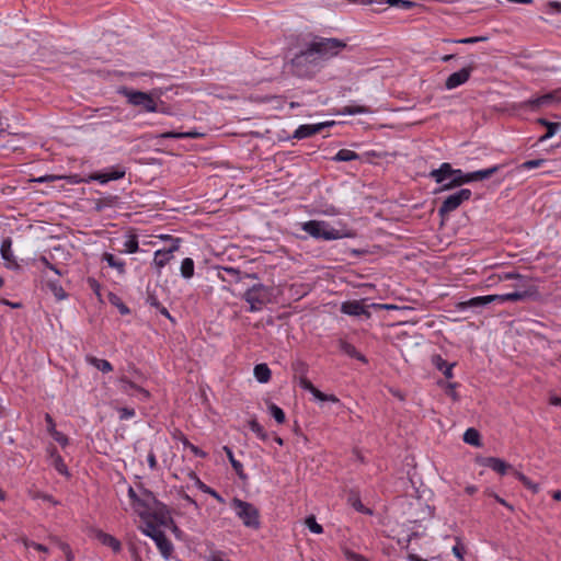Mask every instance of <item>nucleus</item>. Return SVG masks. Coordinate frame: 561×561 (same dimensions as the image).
Returning a JSON list of instances; mask_svg holds the SVG:
<instances>
[{"instance_id": "nucleus-45", "label": "nucleus", "mask_w": 561, "mask_h": 561, "mask_svg": "<svg viewBox=\"0 0 561 561\" xmlns=\"http://www.w3.org/2000/svg\"><path fill=\"white\" fill-rule=\"evenodd\" d=\"M146 302L153 308L160 307L161 302L159 301L156 288L151 289L150 286L147 287Z\"/></svg>"}, {"instance_id": "nucleus-12", "label": "nucleus", "mask_w": 561, "mask_h": 561, "mask_svg": "<svg viewBox=\"0 0 561 561\" xmlns=\"http://www.w3.org/2000/svg\"><path fill=\"white\" fill-rule=\"evenodd\" d=\"M126 174V169L122 165H114L101 171L93 172L89 175V181H96L101 184H106L110 181L123 179Z\"/></svg>"}, {"instance_id": "nucleus-59", "label": "nucleus", "mask_w": 561, "mask_h": 561, "mask_svg": "<svg viewBox=\"0 0 561 561\" xmlns=\"http://www.w3.org/2000/svg\"><path fill=\"white\" fill-rule=\"evenodd\" d=\"M119 416L123 420L130 419V417L135 416V410L129 409V408H123L119 410Z\"/></svg>"}, {"instance_id": "nucleus-13", "label": "nucleus", "mask_w": 561, "mask_h": 561, "mask_svg": "<svg viewBox=\"0 0 561 561\" xmlns=\"http://www.w3.org/2000/svg\"><path fill=\"white\" fill-rule=\"evenodd\" d=\"M171 244L168 248L157 250L153 256L154 265L160 270L164 267L172 259L173 253L179 250L181 239L168 237Z\"/></svg>"}, {"instance_id": "nucleus-55", "label": "nucleus", "mask_w": 561, "mask_h": 561, "mask_svg": "<svg viewBox=\"0 0 561 561\" xmlns=\"http://www.w3.org/2000/svg\"><path fill=\"white\" fill-rule=\"evenodd\" d=\"M294 370L299 374V376H306L308 371V366L304 362H297L294 364Z\"/></svg>"}, {"instance_id": "nucleus-9", "label": "nucleus", "mask_w": 561, "mask_h": 561, "mask_svg": "<svg viewBox=\"0 0 561 561\" xmlns=\"http://www.w3.org/2000/svg\"><path fill=\"white\" fill-rule=\"evenodd\" d=\"M144 534L150 537L157 545L160 553L165 560H169L173 552V543L167 538L165 534L156 525L149 523L144 529Z\"/></svg>"}, {"instance_id": "nucleus-51", "label": "nucleus", "mask_w": 561, "mask_h": 561, "mask_svg": "<svg viewBox=\"0 0 561 561\" xmlns=\"http://www.w3.org/2000/svg\"><path fill=\"white\" fill-rule=\"evenodd\" d=\"M344 556H345L347 561H369L364 556H362L359 553H356V552H354V551H352L350 549L344 550Z\"/></svg>"}, {"instance_id": "nucleus-63", "label": "nucleus", "mask_w": 561, "mask_h": 561, "mask_svg": "<svg viewBox=\"0 0 561 561\" xmlns=\"http://www.w3.org/2000/svg\"><path fill=\"white\" fill-rule=\"evenodd\" d=\"M456 386L457 383H449L447 388V394H449L455 401L459 399L458 393L455 390Z\"/></svg>"}, {"instance_id": "nucleus-18", "label": "nucleus", "mask_w": 561, "mask_h": 561, "mask_svg": "<svg viewBox=\"0 0 561 561\" xmlns=\"http://www.w3.org/2000/svg\"><path fill=\"white\" fill-rule=\"evenodd\" d=\"M478 463L482 467H486L497 472L501 476L507 473V471L512 468V466L501 458L496 457H482L478 459Z\"/></svg>"}, {"instance_id": "nucleus-61", "label": "nucleus", "mask_w": 561, "mask_h": 561, "mask_svg": "<svg viewBox=\"0 0 561 561\" xmlns=\"http://www.w3.org/2000/svg\"><path fill=\"white\" fill-rule=\"evenodd\" d=\"M525 488L530 490L534 494H537L540 491V486L538 483H534L530 479L526 481L524 484Z\"/></svg>"}, {"instance_id": "nucleus-58", "label": "nucleus", "mask_w": 561, "mask_h": 561, "mask_svg": "<svg viewBox=\"0 0 561 561\" xmlns=\"http://www.w3.org/2000/svg\"><path fill=\"white\" fill-rule=\"evenodd\" d=\"M205 561H230V560H224L221 551H213L209 556H207L205 558Z\"/></svg>"}, {"instance_id": "nucleus-46", "label": "nucleus", "mask_w": 561, "mask_h": 561, "mask_svg": "<svg viewBox=\"0 0 561 561\" xmlns=\"http://www.w3.org/2000/svg\"><path fill=\"white\" fill-rule=\"evenodd\" d=\"M545 162H546L545 159L527 160V161L523 162L518 167V169L519 170H531V169H536V168L542 167Z\"/></svg>"}, {"instance_id": "nucleus-50", "label": "nucleus", "mask_w": 561, "mask_h": 561, "mask_svg": "<svg viewBox=\"0 0 561 561\" xmlns=\"http://www.w3.org/2000/svg\"><path fill=\"white\" fill-rule=\"evenodd\" d=\"M128 496L134 504H137V505H139L141 507H146V508L148 507V504L142 499H140L138 496V494L131 486H129V489H128Z\"/></svg>"}, {"instance_id": "nucleus-3", "label": "nucleus", "mask_w": 561, "mask_h": 561, "mask_svg": "<svg viewBox=\"0 0 561 561\" xmlns=\"http://www.w3.org/2000/svg\"><path fill=\"white\" fill-rule=\"evenodd\" d=\"M301 230L317 240L331 241L353 237L352 232L335 229L324 220H309L302 222Z\"/></svg>"}, {"instance_id": "nucleus-60", "label": "nucleus", "mask_w": 561, "mask_h": 561, "mask_svg": "<svg viewBox=\"0 0 561 561\" xmlns=\"http://www.w3.org/2000/svg\"><path fill=\"white\" fill-rule=\"evenodd\" d=\"M147 461L151 470H156L158 467L157 458L154 453L151 450L147 456Z\"/></svg>"}, {"instance_id": "nucleus-30", "label": "nucleus", "mask_w": 561, "mask_h": 561, "mask_svg": "<svg viewBox=\"0 0 561 561\" xmlns=\"http://www.w3.org/2000/svg\"><path fill=\"white\" fill-rule=\"evenodd\" d=\"M85 360L91 366L95 367L96 369L101 370L102 373L106 374L113 370L112 364L102 358H98L93 355H87Z\"/></svg>"}, {"instance_id": "nucleus-25", "label": "nucleus", "mask_w": 561, "mask_h": 561, "mask_svg": "<svg viewBox=\"0 0 561 561\" xmlns=\"http://www.w3.org/2000/svg\"><path fill=\"white\" fill-rule=\"evenodd\" d=\"M222 449H224L225 454L227 455V458L229 459L231 467L233 468L237 476L240 479L245 480L248 478V476L244 473L243 465L234 458L232 449L228 446H224Z\"/></svg>"}, {"instance_id": "nucleus-62", "label": "nucleus", "mask_w": 561, "mask_h": 561, "mask_svg": "<svg viewBox=\"0 0 561 561\" xmlns=\"http://www.w3.org/2000/svg\"><path fill=\"white\" fill-rule=\"evenodd\" d=\"M190 450L196 456V457H201V458H205L207 456V454L202 450L199 447L195 446L194 444L193 445H190Z\"/></svg>"}, {"instance_id": "nucleus-34", "label": "nucleus", "mask_w": 561, "mask_h": 561, "mask_svg": "<svg viewBox=\"0 0 561 561\" xmlns=\"http://www.w3.org/2000/svg\"><path fill=\"white\" fill-rule=\"evenodd\" d=\"M358 159L359 154L350 149H341L335 153L334 157H332V161L335 162H350Z\"/></svg>"}, {"instance_id": "nucleus-57", "label": "nucleus", "mask_w": 561, "mask_h": 561, "mask_svg": "<svg viewBox=\"0 0 561 561\" xmlns=\"http://www.w3.org/2000/svg\"><path fill=\"white\" fill-rule=\"evenodd\" d=\"M317 400L319 401H330V402H333V403H339L340 402V399L335 396V394H327V393H323L321 391V396L320 398H316Z\"/></svg>"}, {"instance_id": "nucleus-26", "label": "nucleus", "mask_w": 561, "mask_h": 561, "mask_svg": "<svg viewBox=\"0 0 561 561\" xmlns=\"http://www.w3.org/2000/svg\"><path fill=\"white\" fill-rule=\"evenodd\" d=\"M218 276L221 280L229 282V283H232V282L239 283L242 279L241 272L238 268L230 267V266L222 267L221 272L218 273Z\"/></svg>"}, {"instance_id": "nucleus-53", "label": "nucleus", "mask_w": 561, "mask_h": 561, "mask_svg": "<svg viewBox=\"0 0 561 561\" xmlns=\"http://www.w3.org/2000/svg\"><path fill=\"white\" fill-rule=\"evenodd\" d=\"M488 495L494 497V500L497 503H500L501 505H503L504 507H506L511 512H514V506L512 504H510L508 502H506L503 497L499 496L496 493H494L492 491H489Z\"/></svg>"}, {"instance_id": "nucleus-15", "label": "nucleus", "mask_w": 561, "mask_h": 561, "mask_svg": "<svg viewBox=\"0 0 561 561\" xmlns=\"http://www.w3.org/2000/svg\"><path fill=\"white\" fill-rule=\"evenodd\" d=\"M341 312L348 316H365L370 317L368 306L364 305L363 300H348L341 305Z\"/></svg>"}, {"instance_id": "nucleus-7", "label": "nucleus", "mask_w": 561, "mask_h": 561, "mask_svg": "<svg viewBox=\"0 0 561 561\" xmlns=\"http://www.w3.org/2000/svg\"><path fill=\"white\" fill-rule=\"evenodd\" d=\"M119 93L124 98H126L128 104L136 106V107H140L141 112L167 113V111L159 108V106L151 93H147V92L129 89V88L121 89Z\"/></svg>"}, {"instance_id": "nucleus-17", "label": "nucleus", "mask_w": 561, "mask_h": 561, "mask_svg": "<svg viewBox=\"0 0 561 561\" xmlns=\"http://www.w3.org/2000/svg\"><path fill=\"white\" fill-rule=\"evenodd\" d=\"M333 123L305 124L300 125L293 135V138L305 139L321 133L324 128Z\"/></svg>"}, {"instance_id": "nucleus-43", "label": "nucleus", "mask_w": 561, "mask_h": 561, "mask_svg": "<svg viewBox=\"0 0 561 561\" xmlns=\"http://www.w3.org/2000/svg\"><path fill=\"white\" fill-rule=\"evenodd\" d=\"M306 525L313 534L319 535L323 533V527L317 523L316 517L312 515L306 518Z\"/></svg>"}, {"instance_id": "nucleus-64", "label": "nucleus", "mask_w": 561, "mask_h": 561, "mask_svg": "<svg viewBox=\"0 0 561 561\" xmlns=\"http://www.w3.org/2000/svg\"><path fill=\"white\" fill-rule=\"evenodd\" d=\"M553 12L561 13V2L560 1H549L547 4Z\"/></svg>"}, {"instance_id": "nucleus-33", "label": "nucleus", "mask_w": 561, "mask_h": 561, "mask_svg": "<svg viewBox=\"0 0 561 561\" xmlns=\"http://www.w3.org/2000/svg\"><path fill=\"white\" fill-rule=\"evenodd\" d=\"M46 286L55 296L56 300L60 301L68 297L67 293L57 279H48L46 282Z\"/></svg>"}, {"instance_id": "nucleus-22", "label": "nucleus", "mask_w": 561, "mask_h": 561, "mask_svg": "<svg viewBox=\"0 0 561 561\" xmlns=\"http://www.w3.org/2000/svg\"><path fill=\"white\" fill-rule=\"evenodd\" d=\"M432 364L435 366L437 370L442 371L447 379L454 377L453 368L456 365L455 363H448L440 355H433Z\"/></svg>"}, {"instance_id": "nucleus-35", "label": "nucleus", "mask_w": 561, "mask_h": 561, "mask_svg": "<svg viewBox=\"0 0 561 561\" xmlns=\"http://www.w3.org/2000/svg\"><path fill=\"white\" fill-rule=\"evenodd\" d=\"M463 442L474 447H480L482 445L480 433L473 427H470L465 432Z\"/></svg>"}, {"instance_id": "nucleus-38", "label": "nucleus", "mask_w": 561, "mask_h": 561, "mask_svg": "<svg viewBox=\"0 0 561 561\" xmlns=\"http://www.w3.org/2000/svg\"><path fill=\"white\" fill-rule=\"evenodd\" d=\"M249 428L260 438L261 440L265 442L268 438V434L264 430V427L256 421L251 420L249 422Z\"/></svg>"}, {"instance_id": "nucleus-42", "label": "nucleus", "mask_w": 561, "mask_h": 561, "mask_svg": "<svg viewBox=\"0 0 561 561\" xmlns=\"http://www.w3.org/2000/svg\"><path fill=\"white\" fill-rule=\"evenodd\" d=\"M139 250V243L136 236H129L128 239L124 242L123 252L125 253H136Z\"/></svg>"}, {"instance_id": "nucleus-54", "label": "nucleus", "mask_w": 561, "mask_h": 561, "mask_svg": "<svg viewBox=\"0 0 561 561\" xmlns=\"http://www.w3.org/2000/svg\"><path fill=\"white\" fill-rule=\"evenodd\" d=\"M42 263L47 267L49 268L50 271H53L57 276H61L64 275V272L58 268L56 265L51 264L45 256H43L41 259Z\"/></svg>"}, {"instance_id": "nucleus-39", "label": "nucleus", "mask_w": 561, "mask_h": 561, "mask_svg": "<svg viewBox=\"0 0 561 561\" xmlns=\"http://www.w3.org/2000/svg\"><path fill=\"white\" fill-rule=\"evenodd\" d=\"M268 412H270V415L278 423V424H283L286 420V416H285V412L283 411L282 408H279L278 405H276L275 403H270L268 404Z\"/></svg>"}, {"instance_id": "nucleus-48", "label": "nucleus", "mask_w": 561, "mask_h": 561, "mask_svg": "<svg viewBox=\"0 0 561 561\" xmlns=\"http://www.w3.org/2000/svg\"><path fill=\"white\" fill-rule=\"evenodd\" d=\"M368 112L369 110L362 105H347L343 108V113L348 115L365 114Z\"/></svg>"}, {"instance_id": "nucleus-44", "label": "nucleus", "mask_w": 561, "mask_h": 561, "mask_svg": "<svg viewBox=\"0 0 561 561\" xmlns=\"http://www.w3.org/2000/svg\"><path fill=\"white\" fill-rule=\"evenodd\" d=\"M110 301H111L112 305L117 307V309H118L121 314L125 316V314H128L130 312L129 308L116 295H112L110 297Z\"/></svg>"}, {"instance_id": "nucleus-11", "label": "nucleus", "mask_w": 561, "mask_h": 561, "mask_svg": "<svg viewBox=\"0 0 561 561\" xmlns=\"http://www.w3.org/2000/svg\"><path fill=\"white\" fill-rule=\"evenodd\" d=\"M553 102H561V89L546 93L541 96L523 101L517 105V108L537 111L538 108L548 106Z\"/></svg>"}, {"instance_id": "nucleus-56", "label": "nucleus", "mask_w": 561, "mask_h": 561, "mask_svg": "<svg viewBox=\"0 0 561 561\" xmlns=\"http://www.w3.org/2000/svg\"><path fill=\"white\" fill-rule=\"evenodd\" d=\"M45 422L47 424V431L50 435L54 433V431H57L56 423L50 414H48V413L45 414Z\"/></svg>"}, {"instance_id": "nucleus-23", "label": "nucleus", "mask_w": 561, "mask_h": 561, "mask_svg": "<svg viewBox=\"0 0 561 561\" xmlns=\"http://www.w3.org/2000/svg\"><path fill=\"white\" fill-rule=\"evenodd\" d=\"M339 347L344 354H346L351 358H355L364 364L368 362L365 355L358 352L353 344L348 343L345 340L339 341Z\"/></svg>"}, {"instance_id": "nucleus-49", "label": "nucleus", "mask_w": 561, "mask_h": 561, "mask_svg": "<svg viewBox=\"0 0 561 561\" xmlns=\"http://www.w3.org/2000/svg\"><path fill=\"white\" fill-rule=\"evenodd\" d=\"M501 279H504V280H508V279H518L519 280V284H525V283H529L528 278L518 274V273H515V272H507V273H503L502 276H500Z\"/></svg>"}, {"instance_id": "nucleus-36", "label": "nucleus", "mask_w": 561, "mask_h": 561, "mask_svg": "<svg viewBox=\"0 0 561 561\" xmlns=\"http://www.w3.org/2000/svg\"><path fill=\"white\" fill-rule=\"evenodd\" d=\"M194 261L191 257H185L181 263V276L185 279H190L194 276Z\"/></svg>"}, {"instance_id": "nucleus-16", "label": "nucleus", "mask_w": 561, "mask_h": 561, "mask_svg": "<svg viewBox=\"0 0 561 561\" xmlns=\"http://www.w3.org/2000/svg\"><path fill=\"white\" fill-rule=\"evenodd\" d=\"M118 382L121 383V391L134 396L135 393L140 394L141 400H148L150 397V392L145 388L136 385L134 381L129 380L126 376H122L118 378Z\"/></svg>"}, {"instance_id": "nucleus-37", "label": "nucleus", "mask_w": 561, "mask_h": 561, "mask_svg": "<svg viewBox=\"0 0 561 561\" xmlns=\"http://www.w3.org/2000/svg\"><path fill=\"white\" fill-rule=\"evenodd\" d=\"M299 386L306 391H309L314 398H320L321 391L313 386V383L306 377L299 376Z\"/></svg>"}, {"instance_id": "nucleus-5", "label": "nucleus", "mask_w": 561, "mask_h": 561, "mask_svg": "<svg viewBox=\"0 0 561 561\" xmlns=\"http://www.w3.org/2000/svg\"><path fill=\"white\" fill-rule=\"evenodd\" d=\"M272 287L257 283L244 291L242 299L249 304L250 312H257L272 302Z\"/></svg>"}, {"instance_id": "nucleus-29", "label": "nucleus", "mask_w": 561, "mask_h": 561, "mask_svg": "<svg viewBox=\"0 0 561 561\" xmlns=\"http://www.w3.org/2000/svg\"><path fill=\"white\" fill-rule=\"evenodd\" d=\"M102 261H105L110 267L115 268L118 274L124 275L126 273L125 262L116 257L114 254L105 252L102 255Z\"/></svg>"}, {"instance_id": "nucleus-27", "label": "nucleus", "mask_w": 561, "mask_h": 561, "mask_svg": "<svg viewBox=\"0 0 561 561\" xmlns=\"http://www.w3.org/2000/svg\"><path fill=\"white\" fill-rule=\"evenodd\" d=\"M204 134L199 133L197 130H190V131H165L160 135L161 138L169 139H184V138H191V139H197L203 137Z\"/></svg>"}, {"instance_id": "nucleus-19", "label": "nucleus", "mask_w": 561, "mask_h": 561, "mask_svg": "<svg viewBox=\"0 0 561 561\" xmlns=\"http://www.w3.org/2000/svg\"><path fill=\"white\" fill-rule=\"evenodd\" d=\"M1 257L5 261V267L10 270H19L20 264L16 262L13 251H12V240L11 238H5L2 240L0 248Z\"/></svg>"}, {"instance_id": "nucleus-6", "label": "nucleus", "mask_w": 561, "mask_h": 561, "mask_svg": "<svg viewBox=\"0 0 561 561\" xmlns=\"http://www.w3.org/2000/svg\"><path fill=\"white\" fill-rule=\"evenodd\" d=\"M450 163L444 162L439 165L438 169H434L430 172V178L433 179L436 183L442 184V186L436 190V193L443 191H449L460 186V173L456 171Z\"/></svg>"}, {"instance_id": "nucleus-32", "label": "nucleus", "mask_w": 561, "mask_h": 561, "mask_svg": "<svg viewBox=\"0 0 561 561\" xmlns=\"http://www.w3.org/2000/svg\"><path fill=\"white\" fill-rule=\"evenodd\" d=\"M118 197L115 195H107L101 198L94 199V209L102 211L105 208L114 207L117 204Z\"/></svg>"}, {"instance_id": "nucleus-4", "label": "nucleus", "mask_w": 561, "mask_h": 561, "mask_svg": "<svg viewBox=\"0 0 561 561\" xmlns=\"http://www.w3.org/2000/svg\"><path fill=\"white\" fill-rule=\"evenodd\" d=\"M308 44L322 66L324 61L337 56L347 47V44L342 39L321 36H316Z\"/></svg>"}, {"instance_id": "nucleus-8", "label": "nucleus", "mask_w": 561, "mask_h": 561, "mask_svg": "<svg viewBox=\"0 0 561 561\" xmlns=\"http://www.w3.org/2000/svg\"><path fill=\"white\" fill-rule=\"evenodd\" d=\"M231 507L245 527L251 529L260 528V512L252 503L233 497L231 501Z\"/></svg>"}, {"instance_id": "nucleus-20", "label": "nucleus", "mask_w": 561, "mask_h": 561, "mask_svg": "<svg viewBox=\"0 0 561 561\" xmlns=\"http://www.w3.org/2000/svg\"><path fill=\"white\" fill-rule=\"evenodd\" d=\"M95 538L103 545L113 550V552L118 553L122 551L121 541L114 536L104 533L101 529L95 530Z\"/></svg>"}, {"instance_id": "nucleus-2", "label": "nucleus", "mask_w": 561, "mask_h": 561, "mask_svg": "<svg viewBox=\"0 0 561 561\" xmlns=\"http://www.w3.org/2000/svg\"><path fill=\"white\" fill-rule=\"evenodd\" d=\"M285 67L288 72L298 78H312L320 71L322 65H320L309 44H307L304 49L295 54L285 64Z\"/></svg>"}, {"instance_id": "nucleus-31", "label": "nucleus", "mask_w": 561, "mask_h": 561, "mask_svg": "<svg viewBox=\"0 0 561 561\" xmlns=\"http://www.w3.org/2000/svg\"><path fill=\"white\" fill-rule=\"evenodd\" d=\"M253 373H254L255 379L261 383L268 382L271 379V376H272V371H271L270 367L264 363L256 364L254 366Z\"/></svg>"}, {"instance_id": "nucleus-24", "label": "nucleus", "mask_w": 561, "mask_h": 561, "mask_svg": "<svg viewBox=\"0 0 561 561\" xmlns=\"http://www.w3.org/2000/svg\"><path fill=\"white\" fill-rule=\"evenodd\" d=\"M502 168H503L502 164H495V165H492V167H490L488 169H483V170H478V171L471 172V176H469V179H467V181H473L474 182V181H482V180L489 179L493 174L499 172Z\"/></svg>"}, {"instance_id": "nucleus-40", "label": "nucleus", "mask_w": 561, "mask_h": 561, "mask_svg": "<svg viewBox=\"0 0 561 561\" xmlns=\"http://www.w3.org/2000/svg\"><path fill=\"white\" fill-rule=\"evenodd\" d=\"M348 502L354 507L355 511H357L359 513L368 514V515L373 514L371 510L366 508L364 506V504L362 503L358 495H355V494L350 495Z\"/></svg>"}, {"instance_id": "nucleus-28", "label": "nucleus", "mask_w": 561, "mask_h": 561, "mask_svg": "<svg viewBox=\"0 0 561 561\" xmlns=\"http://www.w3.org/2000/svg\"><path fill=\"white\" fill-rule=\"evenodd\" d=\"M50 457L53 458V466L58 471V473L69 477L68 468L62 459V457L58 454L56 447H51L49 449Z\"/></svg>"}, {"instance_id": "nucleus-14", "label": "nucleus", "mask_w": 561, "mask_h": 561, "mask_svg": "<svg viewBox=\"0 0 561 561\" xmlns=\"http://www.w3.org/2000/svg\"><path fill=\"white\" fill-rule=\"evenodd\" d=\"M476 69L473 64L468 65L467 67L461 68L460 70L451 73L445 81L446 90H454L462 84H465Z\"/></svg>"}, {"instance_id": "nucleus-41", "label": "nucleus", "mask_w": 561, "mask_h": 561, "mask_svg": "<svg viewBox=\"0 0 561 561\" xmlns=\"http://www.w3.org/2000/svg\"><path fill=\"white\" fill-rule=\"evenodd\" d=\"M197 486L198 489L206 493V494H209L210 496H213L214 499H216L219 503H225V499L216 491L214 490L213 488L206 485L204 482H202L199 479H197Z\"/></svg>"}, {"instance_id": "nucleus-10", "label": "nucleus", "mask_w": 561, "mask_h": 561, "mask_svg": "<svg viewBox=\"0 0 561 561\" xmlns=\"http://www.w3.org/2000/svg\"><path fill=\"white\" fill-rule=\"evenodd\" d=\"M472 192L469 188H460L456 193L447 196L438 208V216L446 218L451 211L456 210L463 202L469 201Z\"/></svg>"}, {"instance_id": "nucleus-47", "label": "nucleus", "mask_w": 561, "mask_h": 561, "mask_svg": "<svg viewBox=\"0 0 561 561\" xmlns=\"http://www.w3.org/2000/svg\"><path fill=\"white\" fill-rule=\"evenodd\" d=\"M455 539H456V545L453 547V553L455 554V557L458 560L463 561L465 560L466 548L461 543V540H460L459 537H456Z\"/></svg>"}, {"instance_id": "nucleus-21", "label": "nucleus", "mask_w": 561, "mask_h": 561, "mask_svg": "<svg viewBox=\"0 0 561 561\" xmlns=\"http://www.w3.org/2000/svg\"><path fill=\"white\" fill-rule=\"evenodd\" d=\"M536 123L547 128V131L538 138L540 144L553 137L561 129V123L549 122L543 117L537 118Z\"/></svg>"}, {"instance_id": "nucleus-52", "label": "nucleus", "mask_w": 561, "mask_h": 561, "mask_svg": "<svg viewBox=\"0 0 561 561\" xmlns=\"http://www.w3.org/2000/svg\"><path fill=\"white\" fill-rule=\"evenodd\" d=\"M50 436L55 442H57L62 447H66L69 443V438L59 431H54V433Z\"/></svg>"}, {"instance_id": "nucleus-1", "label": "nucleus", "mask_w": 561, "mask_h": 561, "mask_svg": "<svg viewBox=\"0 0 561 561\" xmlns=\"http://www.w3.org/2000/svg\"><path fill=\"white\" fill-rule=\"evenodd\" d=\"M517 288L513 293L502 294V295H486V296H477L470 298L466 301H460L457 304V309L459 311L472 308L479 309L488 306L491 302L504 304L506 301H538L540 299V293L536 285L530 283L517 284L515 285Z\"/></svg>"}]
</instances>
